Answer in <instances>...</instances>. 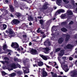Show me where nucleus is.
<instances>
[{
	"instance_id": "nucleus-56",
	"label": "nucleus",
	"mask_w": 77,
	"mask_h": 77,
	"mask_svg": "<svg viewBox=\"0 0 77 77\" xmlns=\"http://www.w3.org/2000/svg\"><path fill=\"white\" fill-rule=\"evenodd\" d=\"M14 2L15 4L17 3V0H14Z\"/></svg>"
},
{
	"instance_id": "nucleus-38",
	"label": "nucleus",
	"mask_w": 77,
	"mask_h": 77,
	"mask_svg": "<svg viewBox=\"0 0 77 77\" xmlns=\"http://www.w3.org/2000/svg\"><path fill=\"white\" fill-rule=\"evenodd\" d=\"M65 17V15L64 14H62L61 15V17L62 18H64Z\"/></svg>"
},
{
	"instance_id": "nucleus-18",
	"label": "nucleus",
	"mask_w": 77,
	"mask_h": 77,
	"mask_svg": "<svg viewBox=\"0 0 77 77\" xmlns=\"http://www.w3.org/2000/svg\"><path fill=\"white\" fill-rule=\"evenodd\" d=\"M2 28L1 27V29H2V30H5V29H6V28L7 26L5 24H3L2 25Z\"/></svg>"
},
{
	"instance_id": "nucleus-40",
	"label": "nucleus",
	"mask_w": 77,
	"mask_h": 77,
	"mask_svg": "<svg viewBox=\"0 0 77 77\" xmlns=\"http://www.w3.org/2000/svg\"><path fill=\"white\" fill-rule=\"evenodd\" d=\"M66 24V22H64L62 23V25H65V24Z\"/></svg>"
},
{
	"instance_id": "nucleus-21",
	"label": "nucleus",
	"mask_w": 77,
	"mask_h": 77,
	"mask_svg": "<svg viewBox=\"0 0 77 77\" xmlns=\"http://www.w3.org/2000/svg\"><path fill=\"white\" fill-rule=\"evenodd\" d=\"M51 74H52V76L53 77H57V75L56 73H54V72H51Z\"/></svg>"
},
{
	"instance_id": "nucleus-27",
	"label": "nucleus",
	"mask_w": 77,
	"mask_h": 77,
	"mask_svg": "<svg viewBox=\"0 0 77 77\" xmlns=\"http://www.w3.org/2000/svg\"><path fill=\"white\" fill-rule=\"evenodd\" d=\"M64 54V51L63 50H62L61 51V52L59 54V55L62 56Z\"/></svg>"
},
{
	"instance_id": "nucleus-15",
	"label": "nucleus",
	"mask_w": 77,
	"mask_h": 77,
	"mask_svg": "<svg viewBox=\"0 0 77 77\" xmlns=\"http://www.w3.org/2000/svg\"><path fill=\"white\" fill-rule=\"evenodd\" d=\"M38 65L39 66H42L43 65V62L42 61H39L38 63Z\"/></svg>"
},
{
	"instance_id": "nucleus-32",
	"label": "nucleus",
	"mask_w": 77,
	"mask_h": 77,
	"mask_svg": "<svg viewBox=\"0 0 77 77\" xmlns=\"http://www.w3.org/2000/svg\"><path fill=\"white\" fill-rule=\"evenodd\" d=\"M21 15V14L20 13H16V16L17 17H20Z\"/></svg>"
},
{
	"instance_id": "nucleus-29",
	"label": "nucleus",
	"mask_w": 77,
	"mask_h": 77,
	"mask_svg": "<svg viewBox=\"0 0 77 77\" xmlns=\"http://www.w3.org/2000/svg\"><path fill=\"white\" fill-rule=\"evenodd\" d=\"M8 48V46L6 45H5L3 46V48L4 50H5Z\"/></svg>"
},
{
	"instance_id": "nucleus-39",
	"label": "nucleus",
	"mask_w": 77,
	"mask_h": 77,
	"mask_svg": "<svg viewBox=\"0 0 77 77\" xmlns=\"http://www.w3.org/2000/svg\"><path fill=\"white\" fill-rule=\"evenodd\" d=\"M14 60V61H16V62H18V60H19V59H18V58H15Z\"/></svg>"
},
{
	"instance_id": "nucleus-43",
	"label": "nucleus",
	"mask_w": 77,
	"mask_h": 77,
	"mask_svg": "<svg viewBox=\"0 0 77 77\" xmlns=\"http://www.w3.org/2000/svg\"><path fill=\"white\" fill-rule=\"evenodd\" d=\"M74 23V22L73 21H71V22L69 23V24H72Z\"/></svg>"
},
{
	"instance_id": "nucleus-63",
	"label": "nucleus",
	"mask_w": 77,
	"mask_h": 77,
	"mask_svg": "<svg viewBox=\"0 0 77 77\" xmlns=\"http://www.w3.org/2000/svg\"><path fill=\"white\" fill-rule=\"evenodd\" d=\"M11 17H14V15H12V14H11Z\"/></svg>"
},
{
	"instance_id": "nucleus-31",
	"label": "nucleus",
	"mask_w": 77,
	"mask_h": 77,
	"mask_svg": "<svg viewBox=\"0 0 77 77\" xmlns=\"http://www.w3.org/2000/svg\"><path fill=\"white\" fill-rule=\"evenodd\" d=\"M40 23L42 25H44V22L42 20H40Z\"/></svg>"
},
{
	"instance_id": "nucleus-10",
	"label": "nucleus",
	"mask_w": 77,
	"mask_h": 77,
	"mask_svg": "<svg viewBox=\"0 0 77 77\" xmlns=\"http://www.w3.org/2000/svg\"><path fill=\"white\" fill-rule=\"evenodd\" d=\"M72 47V45L71 44H68L67 45L64 47L65 49H71Z\"/></svg>"
},
{
	"instance_id": "nucleus-47",
	"label": "nucleus",
	"mask_w": 77,
	"mask_h": 77,
	"mask_svg": "<svg viewBox=\"0 0 77 77\" xmlns=\"http://www.w3.org/2000/svg\"><path fill=\"white\" fill-rule=\"evenodd\" d=\"M17 51H19V52H20L21 51V50H20V48H18L17 50Z\"/></svg>"
},
{
	"instance_id": "nucleus-28",
	"label": "nucleus",
	"mask_w": 77,
	"mask_h": 77,
	"mask_svg": "<svg viewBox=\"0 0 77 77\" xmlns=\"http://www.w3.org/2000/svg\"><path fill=\"white\" fill-rule=\"evenodd\" d=\"M15 75H16V73H13L10 75V77H14V76H15Z\"/></svg>"
},
{
	"instance_id": "nucleus-50",
	"label": "nucleus",
	"mask_w": 77,
	"mask_h": 77,
	"mask_svg": "<svg viewBox=\"0 0 77 77\" xmlns=\"http://www.w3.org/2000/svg\"><path fill=\"white\" fill-rule=\"evenodd\" d=\"M69 59L70 60H72V59H73V58H72V57H70L69 58Z\"/></svg>"
},
{
	"instance_id": "nucleus-14",
	"label": "nucleus",
	"mask_w": 77,
	"mask_h": 77,
	"mask_svg": "<svg viewBox=\"0 0 77 77\" xmlns=\"http://www.w3.org/2000/svg\"><path fill=\"white\" fill-rule=\"evenodd\" d=\"M58 41L59 44H61V43H62L63 41V38H60L58 40Z\"/></svg>"
},
{
	"instance_id": "nucleus-1",
	"label": "nucleus",
	"mask_w": 77,
	"mask_h": 77,
	"mask_svg": "<svg viewBox=\"0 0 77 77\" xmlns=\"http://www.w3.org/2000/svg\"><path fill=\"white\" fill-rule=\"evenodd\" d=\"M68 63L66 61H65L63 64V66H62V64H61V67L66 72H68L69 71V69H68V67L67 66Z\"/></svg>"
},
{
	"instance_id": "nucleus-33",
	"label": "nucleus",
	"mask_w": 77,
	"mask_h": 77,
	"mask_svg": "<svg viewBox=\"0 0 77 77\" xmlns=\"http://www.w3.org/2000/svg\"><path fill=\"white\" fill-rule=\"evenodd\" d=\"M63 2L65 3V4H67L69 3V1L66 0H63Z\"/></svg>"
},
{
	"instance_id": "nucleus-4",
	"label": "nucleus",
	"mask_w": 77,
	"mask_h": 77,
	"mask_svg": "<svg viewBox=\"0 0 77 77\" xmlns=\"http://www.w3.org/2000/svg\"><path fill=\"white\" fill-rule=\"evenodd\" d=\"M11 46L14 48H18L19 47V45L17 43H12Z\"/></svg>"
},
{
	"instance_id": "nucleus-34",
	"label": "nucleus",
	"mask_w": 77,
	"mask_h": 77,
	"mask_svg": "<svg viewBox=\"0 0 77 77\" xmlns=\"http://www.w3.org/2000/svg\"><path fill=\"white\" fill-rule=\"evenodd\" d=\"M17 73L18 75H21V74H23V72L20 71H18L17 72Z\"/></svg>"
},
{
	"instance_id": "nucleus-11",
	"label": "nucleus",
	"mask_w": 77,
	"mask_h": 77,
	"mask_svg": "<svg viewBox=\"0 0 77 77\" xmlns=\"http://www.w3.org/2000/svg\"><path fill=\"white\" fill-rule=\"evenodd\" d=\"M51 48L50 47H49L48 48L46 47V48H44V50L45 51H46L45 52V53L47 54V53H48L47 52L48 51H49L51 50Z\"/></svg>"
},
{
	"instance_id": "nucleus-3",
	"label": "nucleus",
	"mask_w": 77,
	"mask_h": 77,
	"mask_svg": "<svg viewBox=\"0 0 77 77\" xmlns=\"http://www.w3.org/2000/svg\"><path fill=\"white\" fill-rule=\"evenodd\" d=\"M13 68H17L16 65L14 63L12 64H10V66H9L8 67V71H9L13 70Z\"/></svg>"
},
{
	"instance_id": "nucleus-25",
	"label": "nucleus",
	"mask_w": 77,
	"mask_h": 77,
	"mask_svg": "<svg viewBox=\"0 0 77 77\" xmlns=\"http://www.w3.org/2000/svg\"><path fill=\"white\" fill-rule=\"evenodd\" d=\"M61 30L62 32H67V29L65 28H61Z\"/></svg>"
},
{
	"instance_id": "nucleus-24",
	"label": "nucleus",
	"mask_w": 77,
	"mask_h": 77,
	"mask_svg": "<svg viewBox=\"0 0 77 77\" xmlns=\"http://www.w3.org/2000/svg\"><path fill=\"white\" fill-rule=\"evenodd\" d=\"M41 27L42 29H48V26H44V24L42 25Z\"/></svg>"
},
{
	"instance_id": "nucleus-49",
	"label": "nucleus",
	"mask_w": 77,
	"mask_h": 77,
	"mask_svg": "<svg viewBox=\"0 0 77 77\" xmlns=\"http://www.w3.org/2000/svg\"><path fill=\"white\" fill-rule=\"evenodd\" d=\"M50 54V55H53V52H51Z\"/></svg>"
},
{
	"instance_id": "nucleus-7",
	"label": "nucleus",
	"mask_w": 77,
	"mask_h": 77,
	"mask_svg": "<svg viewBox=\"0 0 77 77\" xmlns=\"http://www.w3.org/2000/svg\"><path fill=\"white\" fill-rule=\"evenodd\" d=\"M23 69L24 74L29 73V69H27V67H23Z\"/></svg>"
},
{
	"instance_id": "nucleus-60",
	"label": "nucleus",
	"mask_w": 77,
	"mask_h": 77,
	"mask_svg": "<svg viewBox=\"0 0 77 77\" xmlns=\"http://www.w3.org/2000/svg\"><path fill=\"white\" fill-rule=\"evenodd\" d=\"M29 26H32V23L31 22H30L29 23Z\"/></svg>"
},
{
	"instance_id": "nucleus-16",
	"label": "nucleus",
	"mask_w": 77,
	"mask_h": 77,
	"mask_svg": "<svg viewBox=\"0 0 77 77\" xmlns=\"http://www.w3.org/2000/svg\"><path fill=\"white\" fill-rule=\"evenodd\" d=\"M40 56L44 60H47V56L44 55H41Z\"/></svg>"
},
{
	"instance_id": "nucleus-12",
	"label": "nucleus",
	"mask_w": 77,
	"mask_h": 77,
	"mask_svg": "<svg viewBox=\"0 0 77 77\" xmlns=\"http://www.w3.org/2000/svg\"><path fill=\"white\" fill-rule=\"evenodd\" d=\"M64 36H66V38L65 39L66 41H68V40H69V35L66 34H64Z\"/></svg>"
},
{
	"instance_id": "nucleus-37",
	"label": "nucleus",
	"mask_w": 77,
	"mask_h": 77,
	"mask_svg": "<svg viewBox=\"0 0 77 77\" xmlns=\"http://www.w3.org/2000/svg\"><path fill=\"white\" fill-rule=\"evenodd\" d=\"M4 59H5V60H9V59L7 57H5Z\"/></svg>"
},
{
	"instance_id": "nucleus-45",
	"label": "nucleus",
	"mask_w": 77,
	"mask_h": 77,
	"mask_svg": "<svg viewBox=\"0 0 77 77\" xmlns=\"http://www.w3.org/2000/svg\"><path fill=\"white\" fill-rule=\"evenodd\" d=\"M33 66L34 67H38V66L36 64H33Z\"/></svg>"
},
{
	"instance_id": "nucleus-6",
	"label": "nucleus",
	"mask_w": 77,
	"mask_h": 77,
	"mask_svg": "<svg viewBox=\"0 0 77 77\" xmlns=\"http://www.w3.org/2000/svg\"><path fill=\"white\" fill-rule=\"evenodd\" d=\"M19 23L20 21H18V20L17 19H14L12 21L11 23L13 25L14 24H18Z\"/></svg>"
},
{
	"instance_id": "nucleus-17",
	"label": "nucleus",
	"mask_w": 77,
	"mask_h": 77,
	"mask_svg": "<svg viewBox=\"0 0 77 77\" xmlns=\"http://www.w3.org/2000/svg\"><path fill=\"white\" fill-rule=\"evenodd\" d=\"M28 21H33V18L31 16H29L28 17Z\"/></svg>"
},
{
	"instance_id": "nucleus-59",
	"label": "nucleus",
	"mask_w": 77,
	"mask_h": 77,
	"mask_svg": "<svg viewBox=\"0 0 77 77\" xmlns=\"http://www.w3.org/2000/svg\"><path fill=\"white\" fill-rule=\"evenodd\" d=\"M1 62L2 63H3V64H5V62L4 61H1Z\"/></svg>"
},
{
	"instance_id": "nucleus-52",
	"label": "nucleus",
	"mask_w": 77,
	"mask_h": 77,
	"mask_svg": "<svg viewBox=\"0 0 77 77\" xmlns=\"http://www.w3.org/2000/svg\"><path fill=\"white\" fill-rule=\"evenodd\" d=\"M45 65H46V66L47 67V68H50V66H48L46 64H45Z\"/></svg>"
},
{
	"instance_id": "nucleus-20",
	"label": "nucleus",
	"mask_w": 77,
	"mask_h": 77,
	"mask_svg": "<svg viewBox=\"0 0 77 77\" xmlns=\"http://www.w3.org/2000/svg\"><path fill=\"white\" fill-rule=\"evenodd\" d=\"M57 30V28L56 27H52L51 28L52 32H53V31H56Z\"/></svg>"
},
{
	"instance_id": "nucleus-62",
	"label": "nucleus",
	"mask_w": 77,
	"mask_h": 77,
	"mask_svg": "<svg viewBox=\"0 0 77 77\" xmlns=\"http://www.w3.org/2000/svg\"><path fill=\"white\" fill-rule=\"evenodd\" d=\"M56 20V18L54 17L52 19L53 21H54V20Z\"/></svg>"
},
{
	"instance_id": "nucleus-9",
	"label": "nucleus",
	"mask_w": 77,
	"mask_h": 77,
	"mask_svg": "<svg viewBox=\"0 0 77 77\" xmlns=\"http://www.w3.org/2000/svg\"><path fill=\"white\" fill-rule=\"evenodd\" d=\"M77 72L76 71H73L72 72V75H71V77H75L76 76L77 77Z\"/></svg>"
},
{
	"instance_id": "nucleus-44",
	"label": "nucleus",
	"mask_w": 77,
	"mask_h": 77,
	"mask_svg": "<svg viewBox=\"0 0 77 77\" xmlns=\"http://www.w3.org/2000/svg\"><path fill=\"white\" fill-rule=\"evenodd\" d=\"M2 74L4 75H6V73L5 72L3 71L2 72Z\"/></svg>"
},
{
	"instance_id": "nucleus-2",
	"label": "nucleus",
	"mask_w": 77,
	"mask_h": 77,
	"mask_svg": "<svg viewBox=\"0 0 77 77\" xmlns=\"http://www.w3.org/2000/svg\"><path fill=\"white\" fill-rule=\"evenodd\" d=\"M6 33H9V37L11 38L12 36H15V34L13 32V30L11 29H8V30L6 31Z\"/></svg>"
},
{
	"instance_id": "nucleus-42",
	"label": "nucleus",
	"mask_w": 77,
	"mask_h": 77,
	"mask_svg": "<svg viewBox=\"0 0 77 77\" xmlns=\"http://www.w3.org/2000/svg\"><path fill=\"white\" fill-rule=\"evenodd\" d=\"M62 59H63L64 60H65V59H66V57H62Z\"/></svg>"
},
{
	"instance_id": "nucleus-35",
	"label": "nucleus",
	"mask_w": 77,
	"mask_h": 77,
	"mask_svg": "<svg viewBox=\"0 0 77 77\" xmlns=\"http://www.w3.org/2000/svg\"><path fill=\"white\" fill-rule=\"evenodd\" d=\"M59 14H60V13L59 12V11L58 10L55 14V15H57Z\"/></svg>"
},
{
	"instance_id": "nucleus-46",
	"label": "nucleus",
	"mask_w": 77,
	"mask_h": 77,
	"mask_svg": "<svg viewBox=\"0 0 77 77\" xmlns=\"http://www.w3.org/2000/svg\"><path fill=\"white\" fill-rule=\"evenodd\" d=\"M10 51V50L7 49L6 50V52H5V53H7V52H9Z\"/></svg>"
},
{
	"instance_id": "nucleus-53",
	"label": "nucleus",
	"mask_w": 77,
	"mask_h": 77,
	"mask_svg": "<svg viewBox=\"0 0 77 77\" xmlns=\"http://www.w3.org/2000/svg\"><path fill=\"white\" fill-rule=\"evenodd\" d=\"M48 46H50L51 44H50V42H48Z\"/></svg>"
},
{
	"instance_id": "nucleus-26",
	"label": "nucleus",
	"mask_w": 77,
	"mask_h": 77,
	"mask_svg": "<svg viewBox=\"0 0 77 77\" xmlns=\"http://www.w3.org/2000/svg\"><path fill=\"white\" fill-rule=\"evenodd\" d=\"M58 12H60V13L64 12L65 10L63 9H60L58 10Z\"/></svg>"
},
{
	"instance_id": "nucleus-23",
	"label": "nucleus",
	"mask_w": 77,
	"mask_h": 77,
	"mask_svg": "<svg viewBox=\"0 0 77 77\" xmlns=\"http://www.w3.org/2000/svg\"><path fill=\"white\" fill-rule=\"evenodd\" d=\"M56 35H57L55 34H54L52 33V37L51 38V39H52V40H54V36H55Z\"/></svg>"
},
{
	"instance_id": "nucleus-36",
	"label": "nucleus",
	"mask_w": 77,
	"mask_h": 77,
	"mask_svg": "<svg viewBox=\"0 0 77 77\" xmlns=\"http://www.w3.org/2000/svg\"><path fill=\"white\" fill-rule=\"evenodd\" d=\"M60 48H58L56 50V52H57L59 51H60Z\"/></svg>"
},
{
	"instance_id": "nucleus-41",
	"label": "nucleus",
	"mask_w": 77,
	"mask_h": 77,
	"mask_svg": "<svg viewBox=\"0 0 77 77\" xmlns=\"http://www.w3.org/2000/svg\"><path fill=\"white\" fill-rule=\"evenodd\" d=\"M39 30H40V28H38L37 31V32H38V33H40V32H41V31H40Z\"/></svg>"
},
{
	"instance_id": "nucleus-48",
	"label": "nucleus",
	"mask_w": 77,
	"mask_h": 77,
	"mask_svg": "<svg viewBox=\"0 0 77 77\" xmlns=\"http://www.w3.org/2000/svg\"><path fill=\"white\" fill-rule=\"evenodd\" d=\"M23 38H26L27 37V35H23Z\"/></svg>"
},
{
	"instance_id": "nucleus-54",
	"label": "nucleus",
	"mask_w": 77,
	"mask_h": 77,
	"mask_svg": "<svg viewBox=\"0 0 77 77\" xmlns=\"http://www.w3.org/2000/svg\"><path fill=\"white\" fill-rule=\"evenodd\" d=\"M46 44H47V42H44V45L46 46Z\"/></svg>"
},
{
	"instance_id": "nucleus-57",
	"label": "nucleus",
	"mask_w": 77,
	"mask_h": 77,
	"mask_svg": "<svg viewBox=\"0 0 77 77\" xmlns=\"http://www.w3.org/2000/svg\"><path fill=\"white\" fill-rule=\"evenodd\" d=\"M40 33H41V34H44V32H42V31H40Z\"/></svg>"
},
{
	"instance_id": "nucleus-64",
	"label": "nucleus",
	"mask_w": 77,
	"mask_h": 77,
	"mask_svg": "<svg viewBox=\"0 0 77 77\" xmlns=\"http://www.w3.org/2000/svg\"><path fill=\"white\" fill-rule=\"evenodd\" d=\"M25 77H28V75H25L24 76Z\"/></svg>"
},
{
	"instance_id": "nucleus-58",
	"label": "nucleus",
	"mask_w": 77,
	"mask_h": 77,
	"mask_svg": "<svg viewBox=\"0 0 77 77\" xmlns=\"http://www.w3.org/2000/svg\"><path fill=\"white\" fill-rule=\"evenodd\" d=\"M29 60L26 59V62H29Z\"/></svg>"
},
{
	"instance_id": "nucleus-55",
	"label": "nucleus",
	"mask_w": 77,
	"mask_h": 77,
	"mask_svg": "<svg viewBox=\"0 0 77 77\" xmlns=\"http://www.w3.org/2000/svg\"><path fill=\"white\" fill-rule=\"evenodd\" d=\"M32 42H30L29 43V46L32 45Z\"/></svg>"
},
{
	"instance_id": "nucleus-61",
	"label": "nucleus",
	"mask_w": 77,
	"mask_h": 77,
	"mask_svg": "<svg viewBox=\"0 0 77 77\" xmlns=\"http://www.w3.org/2000/svg\"><path fill=\"white\" fill-rule=\"evenodd\" d=\"M21 61H22V60H21L20 59H19V60H18V62H21Z\"/></svg>"
},
{
	"instance_id": "nucleus-13",
	"label": "nucleus",
	"mask_w": 77,
	"mask_h": 77,
	"mask_svg": "<svg viewBox=\"0 0 77 77\" xmlns=\"http://www.w3.org/2000/svg\"><path fill=\"white\" fill-rule=\"evenodd\" d=\"M67 15H72V11L68 10L67 11Z\"/></svg>"
},
{
	"instance_id": "nucleus-22",
	"label": "nucleus",
	"mask_w": 77,
	"mask_h": 77,
	"mask_svg": "<svg viewBox=\"0 0 77 77\" xmlns=\"http://www.w3.org/2000/svg\"><path fill=\"white\" fill-rule=\"evenodd\" d=\"M10 8L11 10V12H14V8L13 7L12 5H10Z\"/></svg>"
},
{
	"instance_id": "nucleus-8",
	"label": "nucleus",
	"mask_w": 77,
	"mask_h": 77,
	"mask_svg": "<svg viewBox=\"0 0 77 77\" xmlns=\"http://www.w3.org/2000/svg\"><path fill=\"white\" fill-rule=\"evenodd\" d=\"M43 73H42V75H41V77H46V76H47L48 73L44 70L45 69V68L43 69Z\"/></svg>"
},
{
	"instance_id": "nucleus-30",
	"label": "nucleus",
	"mask_w": 77,
	"mask_h": 77,
	"mask_svg": "<svg viewBox=\"0 0 77 77\" xmlns=\"http://www.w3.org/2000/svg\"><path fill=\"white\" fill-rule=\"evenodd\" d=\"M48 8V7L47 6V5H46L45 4L44 5V6L43 7V9H47Z\"/></svg>"
},
{
	"instance_id": "nucleus-5",
	"label": "nucleus",
	"mask_w": 77,
	"mask_h": 77,
	"mask_svg": "<svg viewBox=\"0 0 77 77\" xmlns=\"http://www.w3.org/2000/svg\"><path fill=\"white\" fill-rule=\"evenodd\" d=\"M29 51H30L31 53L32 54H37V51H36V50L35 49H30Z\"/></svg>"
},
{
	"instance_id": "nucleus-51",
	"label": "nucleus",
	"mask_w": 77,
	"mask_h": 77,
	"mask_svg": "<svg viewBox=\"0 0 77 77\" xmlns=\"http://www.w3.org/2000/svg\"><path fill=\"white\" fill-rule=\"evenodd\" d=\"M5 63H9V62L7 60L5 61Z\"/></svg>"
},
{
	"instance_id": "nucleus-19",
	"label": "nucleus",
	"mask_w": 77,
	"mask_h": 77,
	"mask_svg": "<svg viewBox=\"0 0 77 77\" xmlns=\"http://www.w3.org/2000/svg\"><path fill=\"white\" fill-rule=\"evenodd\" d=\"M62 0H57L56 2L57 4L59 6H60V4L61 3Z\"/></svg>"
}]
</instances>
